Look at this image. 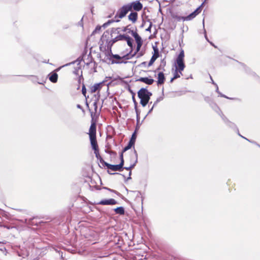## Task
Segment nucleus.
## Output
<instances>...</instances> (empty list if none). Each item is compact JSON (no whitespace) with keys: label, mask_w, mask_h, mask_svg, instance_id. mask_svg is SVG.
I'll return each instance as SVG.
<instances>
[{"label":"nucleus","mask_w":260,"mask_h":260,"mask_svg":"<svg viewBox=\"0 0 260 260\" xmlns=\"http://www.w3.org/2000/svg\"><path fill=\"white\" fill-rule=\"evenodd\" d=\"M159 53L157 48H154V54L151 57L150 60L148 63V66H151L155 61V60L158 57Z\"/></svg>","instance_id":"16"},{"label":"nucleus","mask_w":260,"mask_h":260,"mask_svg":"<svg viewBox=\"0 0 260 260\" xmlns=\"http://www.w3.org/2000/svg\"><path fill=\"white\" fill-rule=\"evenodd\" d=\"M132 35L135 39L136 42L137 43V51H138L142 44V41L141 38L139 36L136 31H132Z\"/></svg>","instance_id":"9"},{"label":"nucleus","mask_w":260,"mask_h":260,"mask_svg":"<svg viewBox=\"0 0 260 260\" xmlns=\"http://www.w3.org/2000/svg\"><path fill=\"white\" fill-rule=\"evenodd\" d=\"M112 81H111L110 82H109L108 84H107V86L109 88L110 86H112Z\"/></svg>","instance_id":"36"},{"label":"nucleus","mask_w":260,"mask_h":260,"mask_svg":"<svg viewBox=\"0 0 260 260\" xmlns=\"http://www.w3.org/2000/svg\"><path fill=\"white\" fill-rule=\"evenodd\" d=\"M185 17L184 16H176L175 18L178 20H183V19L182 18H185Z\"/></svg>","instance_id":"34"},{"label":"nucleus","mask_w":260,"mask_h":260,"mask_svg":"<svg viewBox=\"0 0 260 260\" xmlns=\"http://www.w3.org/2000/svg\"><path fill=\"white\" fill-rule=\"evenodd\" d=\"M132 157H133V160H132V162H130L129 166L128 167L124 168L125 169H126L127 171H128V176H129L128 178H130L129 176L131 175V169L132 168H134L137 162V154L135 150L132 152Z\"/></svg>","instance_id":"5"},{"label":"nucleus","mask_w":260,"mask_h":260,"mask_svg":"<svg viewBox=\"0 0 260 260\" xmlns=\"http://www.w3.org/2000/svg\"><path fill=\"white\" fill-rule=\"evenodd\" d=\"M127 6H130L131 11L133 9L134 10L136 11H140L142 8V4L139 1L134 2L127 4Z\"/></svg>","instance_id":"7"},{"label":"nucleus","mask_w":260,"mask_h":260,"mask_svg":"<svg viewBox=\"0 0 260 260\" xmlns=\"http://www.w3.org/2000/svg\"><path fill=\"white\" fill-rule=\"evenodd\" d=\"M104 162L105 163V165L107 167L108 169L114 171V165H110L105 162Z\"/></svg>","instance_id":"29"},{"label":"nucleus","mask_w":260,"mask_h":260,"mask_svg":"<svg viewBox=\"0 0 260 260\" xmlns=\"http://www.w3.org/2000/svg\"><path fill=\"white\" fill-rule=\"evenodd\" d=\"M133 100H134H134H135V98H134V96H133Z\"/></svg>","instance_id":"44"},{"label":"nucleus","mask_w":260,"mask_h":260,"mask_svg":"<svg viewBox=\"0 0 260 260\" xmlns=\"http://www.w3.org/2000/svg\"><path fill=\"white\" fill-rule=\"evenodd\" d=\"M157 104V103H156V102H155L153 104L152 107H154Z\"/></svg>","instance_id":"38"},{"label":"nucleus","mask_w":260,"mask_h":260,"mask_svg":"<svg viewBox=\"0 0 260 260\" xmlns=\"http://www.w3.org/2000/svg\"><path fill=\"white\" fill-rule=\"evenodd\" d=\"M73 73H74V74H75V75H76L77 76H78V78H77V80H78V89H79V87H80V84L81 83V79L83 80V78L82 75V71H81L80 67H78L77 68V69H76L73 71Z\"/></svg>","instance_id":"11"},{"label":"nucleus","mask_w":260,"mask_h":260,"mask_svg":"<svg viewBox=\"0 0 260 260\" xmlns=\"http://www.w3.org/2000/svg\"><path fill=\"white\" fill-rule=\"evenodd\" d=\"M130 11V6H127V5L123 6L117 10L116 14L115 16V22H119L120 21V19L125 17L127 13Z\"/></svg>","instance_id":"4"},{"label":"nucleus","mask_w":260,"mask_h":260,"mask_svg":"<svg viewBox=\"0 0 260 260\" xmlns=\"http://www.w3.org/2000/svg\"><path fill=\"white\" fill-rule=\"evenodd\" d=\"M136 132H135L132 136V137H131V139L129 141V142L131 143V144H134L135 142V141H136Z\"/></svg>","instance_id":"27"},{"label":"nucleus","mask_w":260,"mask_h":260,"mask_svg":"<svg viewBox=\"0 0 260 260\" xmlns=\"http://www.w3.org/2000/svg\"><path fill=\"white\" fill-rule=\"evenodd\" d=\"M151 26V25H150V26L148 28L146 29V30H147V31L150 30Z\"/></svg>","instance_id":"39"},{"label":"nucleus","mask_w":260,"mask_h":260,"mask_svg":"<svg viewBox=\"0 0 260 260\" xmlns=\"http://www.w3.org/2000/svg\"><path fill=\"white\" fill-rule=\"evenodd\" d=\"M120 158H121V162L120 164L119 165H115V171H120L123 165V162H124V160H123V154L122 153L121 154V155H120Z\"/></svg>","instance_id":"23"},{"label":"nucleus","mask_w":260,"mask_h":260,"mask_svg":"<svg viewBox=\"0 0 260 260\" xmlns=\"http://www.w3.org/2000/svg\"><path fill=\"white\" fill-rule=\"evenodd\" d=\"M115 250L117 248H119L120 245L122 243V241L120 240L119 236L115 235Z\"/></svg>","instance_id":"19"},{"label":"nucleus","mask_w":260,"mask_h":260,"mask_svg":"<svg viewBox=\"0 0 260 260\" xmlns=\"http://www.w3.org/2000/svg\"><path fill=\"white\" fill-rule=\"evenodd\" d=\"M106 82L105 81H103L102 82H100L99 83H96L94 84L90 87V92L91 93H94L97 91H99L102 88L103 84L104 83Z\"/></svg>","instance_id":"14"},{"label":"nucleus","mask_w":260,"mask_h":260,"mask_svg":"<svg viewBox=\"0 0 260 260\" xmlns=\"http://www.w3.org/2000/svg\"><path fill=\"white\" fill-rule=\"evenodd\" d=\"M152 94L151 92L145 88H142L138 92V96L140 99V104L143 107L147 105Z\"/></svg>","instance_id":"3"},{"label":"nucleus","mask_w":260,"mask_h":260,"mask_svg":"<svg viewBox=\"0 0 260 260\" xmlns=\"http://www.w3.org/2000/svg\"><path fill=\"white\" fill-rule=\"evenodd\" d=\"M90 115H91L92 113H93V119H96L98 116V104L96 102H94L91 107V109L90 110Z\"/></svg>","instance_id":"15"},{"label":"nucleus","mask_w":260,"mask_h":260,"mask_svg":"<svg viewBox=\"0 0 260 260\" xmlns=\"http://www.w3.org/2000/svg\"><path fill=\"white\" fill-rule=\"evenodd\" d=\"M159 101H160V99H157V100L155 102H156V103H158Z\"/></svg>","instance_id":"42"},{"label":"nucleus","mask_w":260,"mask_h":260,"mask_svg":"<svg viewBox=\"0 0 260 260\" xmlns=\"http://www.w3.org/2000/svg\"><path fill=\"white\" fill-rule=\"evenodd\" d=\"M165 78L164 76V74L162 72H160L158 74V84H162L164 83Z\"/></svg>","instance_id":"21"},{"label":"nucleus","mask_w":260,"mask_h":260,"mask_svg":"<svg viewBox=\"0 0 260 260\" xmlns=\"http://www.w3.org/2000/svg\"><path fill=\"white\" fill-rule=\"evenodd\" d=\"M110 138V139H112V135H110V134H108V136H107V138Z\"/></svg>","instance_id":"37"},{"label":"nucleus","mask_w":260,"mask_h":260,"mask_svg":"<svg viewBox=\"0 0 260 260\" xmlns=\"http://www.w3.org/2000/svg\"><path fill=\"white\" fill-rule=\"evenodd\" d=\"M154 107H152V108L150 109V110L149 111V112L148 113H150V112H151V111H152Z\"/></svg>","instance_id":"40"},{"label":"nucleus","mask_w":260,"mask_h":260,"mask_svg":"<svg viewBox=\"0 0 260 260\" xmlns=\"http://www.w3.org/2000/svg\"><path fill=\"white\" fill-rule=\"evenodd\" d=\"M166 66V61L164 59H162L161 61L159 67L157 69V70H160L161 67L164 68Z\"/></svg>","instance_id":"31"},{"label":"nucleus","mask_w":260,"mask_h":260,"mask_svg":"<svg viewBox=\"0 0 260 260\" xmlns=\"http://www.w3.org/2000/svg\"><path fill=\"white\" fill-rule=\"evenodd\" d=\"M113 192V190L105 187L103 189H100V191L99 192V195L101 197H108L109 193Z\"/></svg>","instance_id":"13"},{"label":"nucleus","mask_w":260,"mask_h":260,"mask_svg":"<svg viewBox=\"0 0 260 260\" xmlns=\"http://www.w3.org/2000/svg\"><path fill=\"white\" fill-rule=\"evenodd\" d=\"M137 81L144 82L148 85L152 84L154 81L153 79L147 77H141L138 79Z\"/></svg>","instance_id":"17"},{"label":"nucleus","mask_w":260,"mask_h":260,"mask_svg":"<svg viewBox=\"0 0 260 260\" xmlns=\"http://www.w3.org/2000/svg\"><path fill=\"white\" fill-rule=\"evenodd\" d=\"M109 33L107 31L105 32L103 36V39L107 38L106 40V49L105 50V56L104 57V60L108 64L114 63V55L112 52V47L114 44V39L111 38L108 39Z\"/></svg>","instance_id":"2"},{"label":"nucleus","mask_w":260,"mask_h":260,"mask_svg":"<svg viewBox=\"0 0 260 260\" xmlns=\"http://www.w3.org/2000/svg\"><path fill=\"white\" fill-rule=\"evenodd\" d=\"M110 130H113V127L111 126H109L107 128L108 132L109 133Z\"/></svg>","instance_id":"35"},{"label":"nucleus","mask_w":260,"mask_h":260,"mask_svg":"<svg viewBox=\"0 0 260 260\" xmlns=\"http://www.w3.org/2000/svg\"><path fill=\"white\" fill-rule=\"evenodd\" d=\"M134 145V144H131V143H130V142H129V143H128V145H127V146H126V147L124 148V149H123V151H126L127 150L129 149V148H131L132 147V146L133 145Z\"/></svg>","instance_id":"32"},{"label":"nucleus","mask_w":260,"mask_h":260,"mask_svg":"<svg viewBox=\"0 0 260 260\" xmlns=\"http://www.w3.org/2000/svg\"><path fill=\"white\" fill-rule=\"evenodd\" d=\"M125 41L127 42V45L132 47L133 46V39L131 38L129 36H127V37L126 38Z\"/></svg>","instance_id":"26"},{"label":"nucleus","mask_w":260,"mask_h":260,"mask_svg":"<svg viewBox=\"0 0 260 260\" xmlns=\"http://www.w3.org/2000/svg\"><path fill=\"white\" fill-rule=\"evenodd\" d=\"M82 94L86 97V90L85 85L84 84H83V85L82 87Z\"/></svg>","instance_id":"30"},{"label":"nucleus","mask_w":260,"mask_h":260,"mask_svg":"<svg viewBox=\"0 0 260 260\" xmlns=\"http://www.w3.org/2000/svg\"><path fill=\"white\" fill-rule=\"evenodd\" d=\"M184 53L183 50H181L178 55L175 62V70L173 73L174 77L171 80L172 82L182 75V72L184 70L185 65L184 62Z\"/></svg>","instance_id":"1"},{"label":"nucleus","mask_w":260,"mask_h":260,"mask_svg":"<svg viewBox=\"0 0 260 260\" xmlns=\"http://www.w3.org/2000/svg\"><path fill=\"white\" fill-rule=\"evenodd\" d=\"M127 37V35H120L115 37V42L117 41H119V40H124L125 41V40Z\"/></svg>","instance_id":"25"},{"label":"nucleus","mask_w":260,"mask_h":260,"mask_svg":"<svg viewBox=\"0 0 260 260\" xmlns=\"http://www.w3.org/2000/svg\"><path fill=\"white\" fill-rule=\"evenodd\" d=\"M201 7H199L189 15L186 16L185 18H182L183 19V21H190L193 19L198 14L201 12Z\"/></svg>","instance_id":"10"},{"label":"nucleus","mask_w":260,"mask_h":260,"mask_svg":"<svg viewBox=\"0 0 260 260\" xmlns=\"http://www.w3.org/2000/svg\"><path fill=\"white\" fill-rule=\"evenodd\" d=\"M58 75L56 73H53L49 75V80L52 83H56L57 81Z\"/></svg>","instance_id":"22"},{"label":"nucleus","mask_w":260,"mask_h":260,"mask_svg":"<svg viewBox=\"0 0 260 260\" xmlns=\"http://www.w3.org/2000/svg\"><path fill=\"white\" fill-rule=\"evenodd\" d=\"M95 204L102 205H114V199H104L101 201H98L95 202Z\"/></svg>","instance_id":"12"},{"label":"nucleus","mask_w":260,"mask_h":260,"mask_svg":"<svg viewBox=\"0 0 260 260\" xmlns=\"http://www.w3.org/2000/svg\"><path fill=\"white\" fill-rule=\"evenodd\" d=\"M115 213L120 215H123L124 214V209L122 207L115 208Z\"/></svg>","instance_id":"24"},{"label":"nucleus","mask_w":260,"mask_h":260,"mask_svg":"<svg viewBox=\"0 0 260 260\" xmlns=\"http://www.w3.org/2000/svg\"><path fill=\"white\" fill-rule=\"evenodd\" d=\"M108 90H109V89H108ZM108 92H110V91H108Z\"/></svg>","instance_id":"45"},{"label":"nucleus","mask_w":260,"mask_h":260,"mask_svg":"<svg viewBox=\"0 0 260 260\" xmlns=\"http://www.w3.org/2000/svg\"><path fill=\"white\" fill-rule=\"evenodd\" d=\"M238 135H239V136H241V135H240V134L239 133H238ZM241 137H242V138H244V139H246L247 140L249 141L247 139H246V138H244V137H243V136H241Z\"/></svg>","instance_id":"41"},{"label":"nucleus","mask_w":260,"mask_h":260,"mask_svg":"<svg viewBox=\"0 0 260 260\" xmlns=\"http://www.w3.org/2000/svg\"><path fill=\"white\" fill-rule=\"evenodd\" d=\"M101 27L100 26H96L95 29L92 32V34H94L96 31H100L101 30Z\"/></svg>","instance_id":"33"},{"label":"nucleus","mask_w":260,"mask_h":260,"mask_svg":"<svg viewBox=\"0 0 260 260\" xmlns=\"http://www.w3.org/2000/svg\"><path fill=\"white\" fill-rule=\"evenodd\" d=\"M90 141L92 149L94 150V153L96 156L98 157L99 154V147L96 141V137H90Z\"/></svg>","instance_id":"8"},{"label":"nucleus","mask_w":260,"mask_h":260,"mask_svg":"<svg viewBox=\"0 0 260 260\" xmlns=\"http://www.w3.org/2000/svg\"><path fill=\"white\" fill-rule=\"evenodd\" d=\"M210 78H211V80H212V83H213V84L215 85H216V92H218V93H219V94L221 96L224 97V98H228L227 96H226L225 95L221 94V93L219 91V90H218V87L216 83H214V81H213V80H212V77H211V76H210Z\"/></svg>","instance_id":"28"},{"label":"nucleus","mask_w":260,"mask_h":260,"mask_svg":"<svg viewBox=\"0 0 260 260\" xmlns=\"http://www.w3.org/2000/svg\"><path fill=\"white\" fill-rule=\"evenodd\" d=\"M128 56L129 55L127 54L126 55H123L122 57V58H121L119 55L115 54V63H119L123 62V61H117L116 60V59H120L121 58H124V59H129Z\"/></svg>","instance_id":"20"},{"label":"nucleus","mask_w":260,"mask_h":260,"mask_svg":"<svg viewBox=\"0 0 260 260\" xmlns=\"http://www.w3.org/2000/svg\"><path fill=\"white\" fill-rule=\"evenodd\" d=\"M77 107L80 108V107H81V106L80 105H78Z\"/></svg>","instance_id":"43"},{"label":"nucleus","mask_w":260,"mask_h":260,"mask_svg":"<svg viewBox=\"0 0 260 260\" xmlns=\"http://www.w3.org/2000/svg\"><path fill=\"white\" fill-rule=\"evenodd\" d=\"M128 18L133 23H135L138 19V13L136 12H131L128 16Z\"/></svg>","instance_id":"18"},{"label":"nucleus","mask_w":260,"mask_h":260,"mask_svg":"<svg viewBox=\"0 0 260 260\" xmlns=\"http://www.w3.org/2000/svg\"><path fill=\"white\" fill-rule=\"evenodd\" d=\"M89 137H96V119H93V113L91 114V125L89 131Z\"/></svg>","instance_id":"6"}]
</instances>
